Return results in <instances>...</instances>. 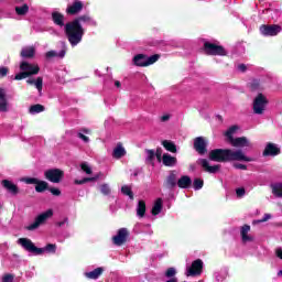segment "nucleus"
<instances>
[{
	"instance_id": "f257e3e1",
	"label": "nucleus",
	"mask_w": 282,
	"mask_h": 282,
	"mask_svg": "<svg viewBox=\"0 0 282 282\" xmlns=\"http://www.w3.org/2000/svg\"><path fill=\"white\" fill-rule=\"evenodd\" d=\"M83 23L84 25H91L93 28L98 25L96 20H94V18H91L89 14L79 15L72 22L65 24V33L72 47H76V45L83 41V36H85Z\"/></svg>"
},
{
	"instance_id": "f03ea898",
	"label": "nucleus",
	"mask_w": 282,
	"mask_h": 282,
	"mask_svg": "<svg viewBox=\"0 0 282 282\" xmlns=\"http://www.w3.org/2000/svg\"><path fill=\"white\" fill-rule=\"evenodd\" d=\"M213 162H252L253 159L246 155L242 150L216 149L209 152Z\"/></svg>"
},
{
	"instance_id": "7ed1b4c3",
	"label": "nucleus",
	"mask_w": 282,
	"mask_h": 282,
	"mask_svg": "<svg viewBox=\"0 0 282 282\" xmlns=\"http://www.w3.org/2000/svg\"><path fill=\"white\" fill-rule=\"evenodd\" d=\"M18 243L28 252H33V254H43V252L54 254L56 252V245L53 243H48L44 248H37L36 246H34V242H32V240L28 238H19Z\"/></svg>"
},
{
	"instance_id": "20e7f679",
	"label": "nucleus",
	"mask_w": 282,
	"mask_h": 282,
	"mask_svg": "<svg viewBox=\"0 0 282 282\" xmlns=\"http://www.w3.org/2000/svg\"><path fill=\"white\" fill-rule=\"evenodd\" d=\"M20 69L21 73L15 75V80H23L24 78H28L30 76H36V74L41 72L39 64H32L25 61L21 62Z\"/></svg>"
},
{
	"instance_id": "39448f33",
	"label": "nucleus",
	"mask_w": 282,
	"mask_h": 282,
	"mask_svg": "<svg viewBox=\"0 0 282 282\" xmlns=\"http://www.w3.org/2000/svg\"><path fill=\"white\" fill-rule=\"evenodd\" d=\"M268 97L263 94H258L252 101V111L256 116H263L269 105Z\"/></svg>"
},
{
	"instance_id": "423d86ee",
	"label": "nucleus",
	"mask_w": 282,
	"mask_h": 282,
	"mask_svg": "<svg viewBox=\"0 0 282 282\" xmlns=\"http://www.w3.org/2000/svg\"><path fill=\"white\" fill-rule=\"evenodd\" d=\"M158 61H160V55L158 54L152 56H148L144 54H137L132 58V63L133 65H135V67H149V65H154V63H158Z\"/></svg>"
},
{
	"instance_id": "0eeeda50",
	"label": "nucleus",
	"mask_w": 282,
	"mask_h": 282,
	"mask_svg": "<svg viewBox=\"0 0 282 282\" xmlns=\"http://www.w3.org/2000/svg\"><path fill=\"white\" fill-rule=\"evenodd\" d=\"M204 52L208 56H226L228 53L226 52V48L223 46H219L217 44H213L210 42L204 43Z\"/></svg>"
},
{
	"instance_id": "6e6552de",
	"label": "nucleus",
	"mask_w": 282,
	"mask_h": 282,
	"mask_svg": "<svg viewBox=\"0 0 282 282\" xmlns=\"http://www.w3.org/2000/svg\"><path fill=\"white\" fill-rule=\"evenodd\" d=\"M54 216V210L47 209L46 212L40 214L36 218L35 221L29 225L26 228L28 230H36L41 224H45L47 219H51V217Z\"/></svg>"
},
{
	"instance_id": "1a4fd4ad",
	"label": "nucleus",
	"mask_w": 282,
	"mask_h": 282,
	"mask_svg": "<svg viewBox=\"0 0 282 282\" xmlns=\"http://www.w3.org/2000/svg\"><path fill=\"white\" fill-rule=\"evenodd\" d=\"M65 173L58 169H51L44 172V176L48 182L53 184H59L64 177Z\"/></svg>"
},
{
	"instance_id": "9d476101",
	"label": "nucleus",
	"mask_w": 282,
	"mask_h": 282,
	"mask_svg": "<svg viewBox=\"0 0 282 282\" xmlns=\"http://www.w3.org/2000/svg\"><path fill=\"white\" fill-rule=\"evenodd\" d=\"M281 30V25L279 24H262L260 26V34H262V36H276L280 34Z\"/></svg>"
},
{
	"instance_id": "9b49d317",
	"label": "nucleus",
	"mask_w": 282,
	"mask_h": 282,
	"mask_svg": "<svg viewBox=\"0 0 282 282\" xmlns=\"http://www.w3.org/2000/svg\"><path fill=\"white\" fill-rule=\"evenodd\" d=\"M128 238H129V229L120 228L117 231V235L112 237V243H115V246H123V243H127Z\"/></svg>"
},
{
	"instance_id": "f8f14e48",
	"label": "nucleus",
	"mask_w": 282,
	"mask_h": 282,
	"mask_svg": "<svg viewBox=\"0 0 282 282\" xmlns=\"http://www.w3.org/2000/svg\"><path fill=\"white\" fill-rule=\"evenodd\" d=\"M204 268V262L199 259L192 263V267L187 269L186 276H197L202 274V269Z\"/></svg>"
},
{
	"instance_id": "ddd939ff",
	"label": "nucleus",
	"mask_w": 282,
	"mask_h": 282,
	"mask_svg": "<svg viewBox=\"0 0 282 282\" xmlns=\"http://www.w3.org/2000/svg\"><path fill=\"white\" fill-rule=\"evenodd\" d=\"M240 236L242 243H252L254 236L250 234V225H243L240 228Z\"/></svg>"
},
{
	"instance_id": "4468645a",
	"label": "nucleus",
	"mask_w": 282,
	"mask_h": 282,
	"mask_svg": "<svg viewBox=\"0 0 282 282\" xmlns=\"http://www.w3.org/2000/svg\"><path fill=\"white\" fill-rule=\"evenodd\" d=\"M229 143L231 144V147H236L237 149H243L246 147H249V148L252 147V143L246 137H239V138L231 139L229 141Z\"/></svg>"
},
{
	"instance_id": "2eb2a0df",
	"label": "nucleus",
	"mask_w": 282,
	"mask_h": 282,
	"mask_svg": "<svg viewBox=\"0 0 282 282\" xmlns=\"http://www.w3.org/2000/svg\"><path fill=\"white\" fill-rule=\"evenodd\" d=\"M281 153V149L275 143H268L262 152L264 158L279 155Z\"/></svg>"
},
{
	"instance_id": "dca6fc26",
	"label": "nucleus",
	"mask_w": 282,
	"mask_h": 282,
	"mask_svg": "<svg viewBox=\"0 0 282 282\" xmlns=\"http://www.w3.org/2000/svg\"><path fill=\"white\" fill-rule=\"evenodd\" d=\"M10 111V104H8V98H6V89L0 88V112L8 113Z\"/></svg>"
},
{
	"instance_id": "f3484780",
	"label": "nucleus",
	"mask_w": 282,
	"mask_h": 282,
	"mask_svg": "<svg viewBox=\"0 0 282 282\" xmlns=\"http://www.w3.org/2000/svg\"><path fill=\"white\" fill-rule=\"evenodd\" d=\"M83 2L80 0H75L72 4H69L66 9L67 14H78L83 11Z\"/></svg>"
},
{
	"instance_id": "a211bd4d",
	"label": "nucleus",
	"mask_w": 282,
	"mask_h": 282,
	"mask_svg": "<svg viewBox=\"0 0 282 282\" xmlns=\"http://www.w3.org/2000/svg\"><path fill=\"white\" fill-rule=\"evenodd\" d=\"M194 148L200 155H204L206 153V141L202 137H197L194 140Z\"/></svg>"
},
{
	"instance_id": "6ab92c4d",
	"label": "nucleus",
	"mask_w": 282,
	"mask_h": 282,
	"mask_svg": "<svg viewBox=\"0 0 282 282\" xmlns=\"http://www.w3.org/2000/svg\"><path fill=\"white\" fill-rule=\"evenodd\" d=\"M1 184L11 195H19V186L12 183V181L3 180Z\"/></svg>"
},
{
	"instance_id": "aec40b11",
	"label": "nucleus",
	"mask_w": 282,
	"mask_h": 282,
	"mask_svg": "<svg viewBox=\"0 0 282 282\" xmlns=\"http://www.w3.org/2000/svg\"><path fill=\"white\" fill-rule=\"evenodd\" d=\"M102 272H105V268L99 267L93 271L89 272H85L84 276H86V279H90L93 281H96L97 279H100Z\"/></svg>"
},
{
	"instance_id": "412c9836",
	"label": "nucleus",
	"mask_w": 282,
	"mask_h": 282,
	"mask_svg": "<svg viewBox=\"0 0 282 282\" xmlns=\"http://www.w3.org/2000/svg\"><path fill=\"white\" fill-rule=\"evenodd\" d=\"M199 164H200V166H203V169L205 171H207V173H217V171H219V169H220L219 165L210 166V163H208V160H206V159H200Z\"/></svg>"
},
{
	"instance_id": "4be33fe9",
	"label": "nucleus",
	"mask_w": 282,
	"mask_h": 282,
	"mask_svg": "<svg viewBox=\"0 0 282 282\" xmlns=\"http://www.w3.org/2000/svg\"><path fill=\"white\" fill-rule=\"evenodd\" d=\"M36 54V47L34 46H24L21 50L20 55L22 58H32Z\"/></svg>"
},
{
	"instance_id": "5701e85b",
	"label": "nucleus",
	"mask_w": 282,
	"mask_h": 282,
	"mask_svg": "<svg viewBox=\"0 0 282 282\" xmlns=\"http://www.w3.org/2000/svg\"><path fill=\"white\" fill-rule=\"evenodd\" d=\"M52 20L55 23V25H58L59 28H63V25H65V15L57 11H54L52 13Z\"/></svg>"
},
{
	"instance_id": "b1692460",
	"label": "nucleus",
	"mask_w": 282,
	"mask_h": 282,
	"mask_svg": "<svg viewBox=\"0 0 282 282\" xmlns=\"http://www.w3.org/2000/svg\"><path fill=\"white\" fill-rule=\"evenodd\" d=\"M162 162L164 166H175V164H177V159L175 156H171L169 153H165L162 156Z\"/></svg>"
},
{
	"instance_id": "393cba45",
	"label": "nucleus",
	"mask_w": 282,
	"mask_h": 282,
	"mask_svg": "<svg viewBox=\"0 0 282 282\" xmlns=\"http://www.w3.org/2000/svg\"><path fill=\"white\" fill-rule=\"evenodd\" d=\"M127 155V150H124V147L122 144H118L112 152V156L116 158V160H120V158H124Z\"/></svg>"
},
{
	"instance_id": "a878e982",
	"label": "nucleus",
	"mask_w": 282,
	"mask_h": 282,
	"mask_svg": "<svg viewBox=\"0 0 282 282\" xmlns=\"http://www.w3.org/2000/svg\"><path fill=\"white\" fill-rule=\"evenodd\" d=\"M165 186L167 188H174V186H177V175L175 173H171L165 182Z\"/></svg>"
},
{
	"instance_id": "bb28decb",
	"label": "nucleus",
	"mask_w": 282,
	"mask_h": 282,
	"mask_svg": "<svg viewBox=\"0 0 282 282\" xmlns=\"http://www.w3.org/2000/svg\"><path fill=\"white\" fill-rule=\"evenodd\" d=\"M191 184H193V181L188 176H186V175L182 176L177 181L178 188H188V186H191Z\"/></svg>"
},
{
	"instance_id": "cd10ccee",
	"label": "nucleus",
	"mask_w": 282,
	"mask_h": 282,
	"mask_svg": "<svg viewBox=\"0 0 282 282\" xmlns=\"http://www.w3.org/2000/svg\"><path fill=\"white\" fill-rule=\"evenodd\" d=\"M147 214V203L144 200H139L137 205V216L142 218Z\"/></svg>"
},
{
	"instance_id": "c85d7f7f",
	"label": "nucleus",
	"mask_w": 282,
	"mask_h": 282,
	"mask_svg": "<svg viewBox=\"0 0 282 282\" xmlns=\"http://www.w3.org/2000/svg\"><path fill=\"white\" fill-rule=\"evenodd\" d=\"M66 51L62 50L59 53L56 51H48L45 53L46 58H65Z\"/></svg>"
},
{
	"instance_id": "c756f323",
	"label": "nucleus",
	"mask_w": 282,
	"mask_h": 282,
	"mask_svg": "<svg viewBox=\"0 0 282 282\" xmlns=\"http://www.w3.org/2000/svg\"><path fill=\"white\" fill-rule=\"evenodd\" d=\"M45 111V107L41 104L33 105L29 108V113L31 116H36V113H43Z\"/></svg>"
},
{
	"instance_id": "7c9ffc66",
	"label": "nucleus",
	"mask_w": 282,
	"mask_h": 282,
	"mask_svg": "<svg viewBox=\"0 0 282 282\" xmlns=\"http://www.w3.org/2000/svg\"><path fill=\"white\" fill-rule=\"evenodd\" d=\"M162 145L166 151H170V153H177V147H175L173 141L164 140L162 141Z\"/></svg>"
},
{
	"instance_id": "2f4dec72",
	"label": "nucleus",
	"mask_w": 282,
	"mask_h": 282,
	"mask_svg": "<svg viewBox=\"0 0 282 282\" xmlns=\"http://www.w3.org/2000/svg\"><path fill=\"white\" fill-rule=\"evenodd\" d=\"M99 178H100V174H97L93 177H85L83 180H75L74 184L83 185V184H87V182H97Z\"/></svg>"
},
{
	"instance_id": "473e14b6",
	"label": "nucleus",
	"mask_w": 282,
	"mask_h": 282,
	"mask_svg": "<svg viewBox=\"0 0 282 282\" xmlns=\"http://www.w3.org/2000/svg\"><path fill=\"white\" fill-rule=\"evenodd\" d=\"M271 191L275 197H282V183L272 184Z\"/></svg>"
},
{
	"instance_id": "72a5a7b5",
	"label": "nucleus",
	"mask_w": 282,
	"mask_h": 282,
	"mask_svg": "<svg viewBox=\"0 0 282 282\" xmlns=\"http://www.w3.org/2000/svg\"><path fill=\"white\" fill-rule=\"evenodd\" d=\"M162 213V198H158L152 207V215H160Z\"/></svg>"
},
{
	"instance_id": "f704fd0d",
	"label": "nucleus",
	"mask_w": 282,
	"mask_h": 282,
	"mask_svg": "<svg viewBox=\"0 0 282 282\" xmlns=\"http://www.w3.org/2000/svg\"><path fill=\"white\" fill-rule=\"evenodd\" d=\"M29 11H30V7H28V4H22L20 7H15V13L19 17H25V14H28Z\"/></svg>"
},
{
	"instance_id": "c9c22d12",
	"label": "nucleus",
	"mask_w": 282,
	"mask_h": 282,
	"mask_svg": "<svg viewBox=\"0 0 282 282\" xmlns=\"http://www.w3.org/2000/svg\"><path fill=\"white\" fill-rule=\"evenodd\" d=\"M238 130H239V127L232 126V127H230V128L226 131L225 135H226V138L228 139V142H230L231 140L235 139V138H232V135H235V133H237Z\"/></svg>"
},
{
	"instance_id": "e433bc0d",
	"label": "nucleus",
	"mask_w": 282,
	"mask_h": 282,
	"mask_svg": "<svg viewBox=\"0 0 282 282\" xmlns=\"http://www.w3.org/2000/svg\"><path fill=\"white\" fill-rule=\"evenodd\" d=\"M47 189V182L37 180L35 183V191L36 193H43V191Z\"/></svg>"
},
{
	"instance_id": "4c0bfd02",
	"label": "nucleus",
	"mask_w": 282,
	"mask_h": 282,
	"mask_svg": "<svg viewBox=\"0 0 282 282\" xmlns=\"http://www.w3.org/2000/svg\"><path fill=\"white\" fill-rule=\"evenodd\" d=\"M101 195H111V186L108 183H104L99 186Z\"/></svg>"
},
{
	"instance_id": "58836bf2",
	"label": "nucleus",
	"mask_w": 282,
	"mask_h": 282,
	"mask_svg": "<svg viewBox=\"0 0 282 282\" xmlns=\"http://www.w3.org/2000/svg\"><path fill=\"white\" fill-rule=\"evenodd\" d=\"M121 193H123V195H127L130 199H133V192L131 191V186L123 185L121 187Z\"/></svg>"
},
{
	"instance_id": "ea45409f",
	"label": "nucleus",
	"mask_w": 282,
	"mask_h": 282,
	"mask_svg": "<svg viewBox=\"0 0 282 282\" xmlns=\"http://www.w3.org/2000/svg\"><path fill=\"white\" fill-rule=\"evenodd\" d=\"M33 85H34L35 89H37V91H39V94L41 96V94L43 91V78L42 77H37Z\"/></svg>"
},
{
	"instance_id": "a19ab883",
	"label": "nucleus",
	"mask_w": 282,
	"mask_h": 282,
	"mask_svg": "<svg viewBox=\"0 0 282 282\" xmlns=\"http://www.w3.org/2000/svg\"><path fill=\"white\" fill-rule=\"evenodd\" d=\"M80 169L84 173H86V175H91V173H94V171L87 162L82 163Z\"/></svg>"
},
{
	"instance_id": "79ce46f5",
	"label": "nucleus",
	"mask_w": 282,
	"mask_h": 282,
	"mask_svg": "<svg viewBox=\"0 0 282 282\" xmlns=\"http://www.w3.org/2000/svg\"><path fill=\"white\" fill-rule=\"evenodd\" d=\"M20 182H24V184H37L39 183V178L36 177H22L20 180Z\"/></svg>"
},
{
	"instance_id": "37998d69",
	"label": "nucleus",
	"mask_w": 282,
	"mask_h": 282,
	"mask_svg": "<svg viewBox=\"0 0 282 282\" xmlns=\"http://www.w3.org/2000/svg\"><path fill=\"white\" fill-rule=\"evenodd\" d=\"M176 274H177V270H175V268H169L165 271L166 279H173V278H175Z\"/></svg>"
},
{
	"instance_id": "c03bdc74",
	"label": "nucleus",
	"mask_w": 282,
	"mask_h": 282,
	"mask_svg": "<svg viewBox=\"0 0 282 282\" xmlns=\"http://www.w3.org/2000/svg\"><path fill=\"white\" fill-rule=\"evenodd\" d=\"M145 155H147L148 162H153V160L155 158V152L153 150H147Z\"/></svg>"
},
{
	"instance_id": "a18cd8bd",
	"label": "nucleus",
	"mask_w": 282,
	"mask_h": 282,
	"mask_svg": "<svg viewBox=\"0 0 282 282\" xmlns=\"http://www.w3.org/2000/svg\"><path fill=\"white\" fill-rule=\"evenodd\" d=\"M204 187V181L196 178L194 180V188L195 191H199Z\"/></svg>"
},
{
	"instance_id": "49530a36",
	"label": "nucleus",
	"mask_w": 282,
	"mask_h": 282,
	"mask_svg": "<svg viewBox=\"0 0 282 282\" xmlns=\"http://www.w3.org/2000/svg\"><path fill=\"white\" fill-rule=\"evenodd\" d=\"M234 169H238L239 171H248V166L241 163H234Z\"/></svg>"
},
{
	"instance_id": "de8ad7c7",
	"label": "nucleus",
	"mask_w": 282,
	"mask_h": 282,
	"mask_svg": "<svg viewBox=\"0 0 282 282\" xmlns=\"http://www.w3.org/2000/svg\"><path fill=\"white\" fill-rule=\"evenodd\" d=\"M77 138H79V140H83V142H86V144L89 143V137L83 134V132H78Z\"/></svg>"
},
{
	"instance_id": "09e8293b",
	"label": "nucleus",
	"mask_w": 282,
	"mask_h": 282,
	"mask_svg": "<svg viewBox=\"0 0 282 282\" xmlns=\"http://www.w3.org/2000/svg\"><path fill=\"white\" fill-rule=\"evenodd\" d=\"M237 197H243L246 195V188L239 187L236 189Z\"/></svg>"
},
{
	"instance_id": "8fccbe9b",
	"label": "nucleus",
	"mask_w": 282,
	"mask_h": 282,
	"mask_svg": "<svg viewBox=\"0 0 282 282\" xmlns=\"http://www.w3.org/2000/svg\"><path fill=\"white\" fill-rule=\"evenodd\" d=\"M270 219H272V215L264 214V216L260 220H258V224H263V223H265V221H268Z\"/></svg>"
},
{
	"instance_id": "3c124183",
	"label": "nucleus",
	"mask_w": 282,
	"mask_h": 282,
	"mask_svg": "<svg viewBox=\"0 0 282 282\" xmlns=\"http://www.w3.org/2000/svg\"><path fill=\"white\" fill-rule=\"evenodd\" d=\"M14 281V276L12 274H6L2 278V282H12Z\"/></svg>"
},
{
	"instance_id": "603ef678",
	"label": "nucleus",
	"mask_w": 282,
	"mask_h": 282,
	"mask_svg": "<svg viewBox=\"0 0 282 282\" xmlns=\"http://www.w3.org/2000/svg\"><path fill=\"white\" fill-rule=\"evenodd\" d=\"M79 133H83L84 135H91V129L83 128L79 130Z\"/></svg>"
},
{
	"instance_id": "864d4df0",
	"label": "nucleus",
	"mask_w": 282,
	"mask_h": 282,
	"mask_svg": "<svg viewBox=\"0 0 282 282\" xmlns=\"http://www.w3.org/2000/svg\"><path fill=\"white\" fill-rule=\"evenodd\" d=\"M0 76L3 78L4 76H8V67L2 66L0 67Z\"/></svg>"
},
{
	"instance_id": "5fc2aeb1",
	"label": "nucleus",
	"mask_w": 282,
	"mask_h": 282,
	"mask_svg": "<svg viewBox=\"0 0 282 282\" xmlns=\"http://www.w3.org/2000/svg\"><path fill=\"white\" fill-rule=\"evenodd\" d=\"M50 192L52 193V195H55V197H58L61 195V189L56 187H52Z\"/></svg>"
},
{
	"instance_id": "6e6d98bb",
	"label": "nucleus",
	"mask_w": 282,
	"mask_h": 282,
	"mask_svg": "<svg viewBox=\"0 0 282 282\" xmlns=\"http://www.w3.org/2000/svg\"><path fill=\"white\" fill-rule=\"evenodd\" d=\"M154 155L156 156V160H159V162L162 161V149H158Z\"/></svg>"
},
{
	"instance_id": "4d7b16f0",
	"label": "nucleus",
	"mask_w": 282,
	"mask_h": 282,
	"mask_svg": "<svg viewBox=\"0 0 282 282\" xmlns=\"http://www.w3.org/2000/svg\"><path fill=\"white\" fill-rule=\"evenodd\" d=\"M169 120H171V115H163L161 117V122H169Z\"/></svg>"
},
{
	"instance_id": "13d9d810",
	"label": "nucleus",
	"mask_w": 282,
	"mask_h": 282,
	"mask_svg": "<svg viewBox=\"0 0 282 282\" xmlns=\"http://www.w3.org/2000/svg\"><path fill=\"white\" fill-rule=\"evenodd\" d=\"M275 254L278 259H282V247L275 249Z\"/></svg>"
},
{
	"instance_id": "bf43d9fd",
	"label": "nucleus",
	"mask_w": 282,
	"mask_h": 282,
	"mask_svg": "<svg viewBox=\"0 0 282 282\" xmlns=\"http://www.w3.org/2000/svg\"><path fill=\"white\" fill-rule=\"evenodd\" d=\"M238 69H240V72H246V65L243 64L239 65Z\"/></svg>"
},
{
	"instance_id": "052dcab7",
	"label": "nucleus",
	"mask_w": 282,
	"mask_h": 282,
	"mask_svg": "<svg viewBox=\"0 0 282 282\" xmlns=\"http://www.w3.org/2000/svg\"><path fill=\"white\" fill-rule=\"evenodd\" d=\"M26 83L28 85H34V83H36V79H28Z\"/></svg>"
},
{
	"instance_id": "680f3d73",
	"label": "nucleus",
	"mask_w": 282,
	"mask_h": 282,
	"mask_svg": "<svg viewBox=\"0 0 282 282\" xmlns=\"http://www.w3.org/2000/svg\"><path fill=\"white\" fill-rule=\"evenodd\" d=\"M257 87H259V82H253L252 83V89H257Z\"/></svg>"
},
{
	"instance_id": "e2e57ef3",
	"label": "nucleus",
	"mask_w": 282,
	"mask_h": 282,
	"mask_svg": "<svg viewBox=\"0 0 282 282\" xmlns=\"http://www.w3.org/2000/svg\"><path fill=\"white\" fill-rule=\"evenodd\" d=\"M115 87H117L118 89H120L121 84H120V82H119V80H116V82H115Z\"/></svg>"
},
{
	"instance_id": "0e129e2a",
	"label": "nucleus",
	"mask_w": 282,
	"mask_h": 282,
	"mask_svg": "<svg viewBox=\"0 0 282 282\" xmlns=\"http://www.w3.org/2000/svg\"><path fill=\"white\" fill-rule=\"evenodd\" d=\"M166 282H177V278H170Z\"/></svg>"
},
{
	"instance_id": "69168bd1",
	"label": "nucleus",
	"mask_w": 282,
	"mask_h": 282,
	"mask_svg": "<svg viewBox=\"0 0 282 282\" xmlns=\"http://www.w3.org/2000/svg\"><path fill=\"white\" fill-rule=\"evenodd\" d=\"M65 224H67V218H65L64 221L58 223V226L61 227V226H63V225H65Z\"/></svg>"
},
{
	"instance_id": "338daca9",
	"label": "nucleus",
	"mask_w": 282,
	"mask_h": 282,
	"mask_svg": "<svg viewBox=\"0 0 282 282\" xmlns=\"http://www.w3.org/2000/svg\"><path fill=\"white\" fill-rule=\"evenodd\" d=\"M3 210V203L0 202V213Z\"/></svg>"
}]
</instances>
